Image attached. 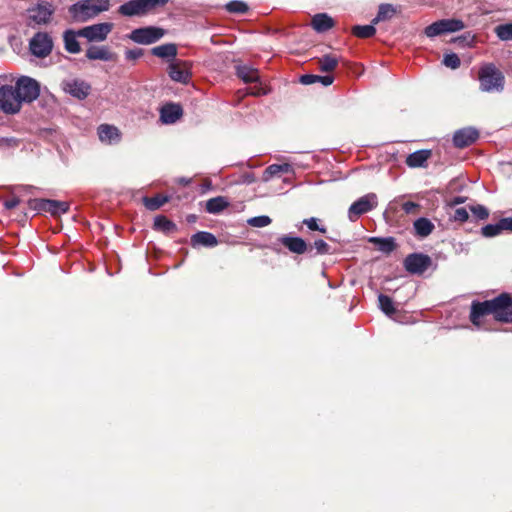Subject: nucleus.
I'll return each mask as SVG.
<instances>
[{"label":"nucleus","mask_w":512,"mask_h":512,"mask_svg":"<svg viewBox=\"0 0 512 512\" xmlns=\"http://www.w3.org/2000/svg\"><path fill=\"white\" fill-rule=\"evenodd\" d=\"M479 90L484 93H502L505 89L504 73L491 62L484 63L478 70Z\"/></svg>","instance_id":"1"},{"label":"nucleus","mask_w":512,"mask_h":512,"mask_svg":"<svg viewBox=\"0 0 512 512\" xmlns=\"http://www.w3.org/2000/svg\"><path fill=\"white\" fill-rule=\"evenodd\" d=\"M109 9V0H80L68 8L74 22L83 23Z\"/></svg>","instance_id":"2"},{"label":"nucleus","mask_w":512,"mask_h":512,"mask_svg":"<svg viewBox=\"0 0 512 512\" xmlns=\"http://www.w3.org/2000/svg\"><path fill=\"white\" fill-rule=\"evenodd\" d=\"M169 0H129L118 8V12L125 17H141L164 7Z\"/></svg>","instance_id":"3"},{"label":"nucleus","mask_w":512,"mask_h":512,"mask_svg":"<svg viewBox=\"0 0 512 512\" xmlns=\"http://www.w3.org/2000/svg\"><path fill=\"white\" fill-rule=\"evenodd\" d=\"M54 12L55 8L52 3L48 1H38L35 5L27 9V25L32 28L46 25L51 21Z\"/></svg>","instance_id":"4"},{"label":"nucleus","mask_w":512,"mask_h":512,"mask_svg":"<svg viewBox=\"0 0 512 512\" xmlns=\"http://www.w3.org/2000/svg\"><path fill=\"white\" fill-rule=\"evenodd\" d=\"M15 89L22 103L30 104L40 95V83L29 76H20L15 82Z\"/></svg>","instance_id":"5"},{"label":"nucleus","mask_w":512,"mask_h":512,"mask_svg":"<svg viewBox=\"0 0 512 512\" xmlns=\"http://www.w3.org/2000/svg\"><path fill=\"white\" fill-rule=\"evenodd\" d=\"M22 101L12 85H2L0 87V110L5 114L14 115L20 112Z\"/></svg>","instance_id":"6"},{"label":"nucleus","mask_w":512,"mask_h":512,"mask_svg":"<svg viewBox=\"0 0 512 512\" xmlns=\"http://www.w3.org/2000/svg\"><path fill=\"white\" fill-rule=\"evenodd\" d=\"M165 35V30L156 26L136 28L128 35L134 43L150 45L159 41Z\"/></svg>","instance_id":"7"},{"label":"nucleus","mask_w":512,"mask_h":512,"mask_svg":"<svg viewBox=\"0 0 512 512\" xmlns=\"http://www.w3.org/2000/svg\"><path fill=\"white\" fill-rule=\"evenodd\" d=\"M465 28V24L459 19H442L425 28V35L429 38H433L445 33H454Z\"/></svg>","instance_id":"8"},{"label":"nucleus","mask_w":512,"mask_h":512,"mask_svg":"<svg viewBox=\"0 0 512 512\" xmlns=\"http://www.w3.org/2000/svg\"><path fill=\"white\" fill-rule=\"evenodd\" d=\"M52 49L53 40L47 32H37L29 41V50L37 58L47 57Z\"/></svg>","instance_id":"9"},{"label":"nucleus","mask_w":512,"mask_h":512,"mask_svg":"<svg viewBox=\"0 0 512 512\" xmlns=\"http://www.w3.org/2000/svg\"><path fill=\"white\" fill-rule=\"evenodd\" d=\"M113 24L109 22L97 23L83 27L77 31L79 37L86 38L89 42L104 41L112 31Z\"/></svg>","instance_id":"10"},{"label":"nucleus","mask_w":512,"mask_h":512,"mask_svg":"<svg viewBox=\"0 0 512 512\" xmlns=\"http://www.w3.org/2000/svg\"><path fill=\"white\" fill-rule=\"evenodd\" d=\"M431 264V257L423 253H411L406 256L403 262L405 270L414 275L423 274Z\"/></svg>","instance_id":"11"},{"label":"nucleus","mask_w":512,"mask_h":512,"mask_svg":"<svg viewBox=\"0 0 512 512\" xmlns=\"http://www.w3.org/2000/svg\"><path fill=\"white\" fill-rule=\"evenodd\" d=\"M377 197L375 194L370 193L360 197L358 200L353 202L348 209V218L351 221H356L359 216L373 210L376 205Z\"/></svg>","instance_id":"12"},{"label":"nucleus","mask_w":512,"mask_h":512,"mask_svg":"<svg viewBox=\"0 0 512 512\" xmlns=\"http://www.w3.org/2000/svg\"><path fill=\"white\" fill-rule=\"evenodd\" d=\"M61 86L65 93L78 100H84L91 92V85L82 79H66Z\"/></svg>","instance_id":"13"},{"label":"nucleus","mask_w":512,"mask_h":512,"mask_svg":"<svg viewBox=\"0 0 512 512\" xmlns=\"http://www.w3.org/2000/svg\"><path fill=\"white\" fill-rule=\"evenodd\" d=\"M495 319L501 322L512 323V297L502 293L494 298Z\"/></svg>","instance_id":"14"},{"label":"nucleus","mask_w":512,"mask_h":512,"mask_svg":"<svg viewBox=\"0 0 512 512\" xmlns=\"http://www.w3.org/2000/svg\"><path fill=\"white\" fill-rule=\"evenodd\" d=\"M479 138V131L475 127L468 126L458 129L453 134V145L456 148H465L477 141Z\"/></svg>","instance_id":"15"},{"label":"nucleus","mask_w":512,"mask_h":512,"mask_svg":"<svg viewBox=\"0 0 512 512\" xmlns=\"http://www.w3.org/2000/svg\"><path fill=\"white\" fill-rule=\"evenodd\" d=\"M493 314L495 316L494 298L483 302L473 301L470 309V321L473 325L479 326L483 316Z\"/></svg>","instance_id":"16"},{"label":"nucleus","mask_w":512,"mask_h":512,"mask_svg":"<svg viewBox=\"0 0 512 512\" xmlns=\"http://www.w3.org/2000/svg\"><path fill=\"white\" fill-rule=\"evenodd\" d=\"M168 75L173 81L182 84H187L191 78L187 62L184 61L170 63L168 66Z\"/></svg>","instance_id":"17"},{"label":"nucleus","mask_w":512,"mask_h":512,"mask_svg":"<svg viewBox=\"0 0 512 512\" xmlns=\"http://www.w3.org/2000/svg\"><path fill=\"white\" fill-rule=\"evenodd\" d=\"M278 242L287 248L291 253L298 255L308 252L309 249V245L306 243V241L298 236L283 235L278 239Z\"/></svg>","instance_id":"18"},{"label":"nucleus","mask_w":512,"mask_h":512,"mask_svg":"<svg viewBox=\"0 0 512 512\" xmlns=\"http://www.w3.org/2000/svg\"><path fill=\"white\" fill-rule=\"evenodd\" d=\"M183 109L179 104L169 103L160 110V120L164 124H173L181 118Z\"/></svg>","instance_id":"19"},{"label":"nucleus","mask_w":512,"mask_h":512,"mask_svg":"<svg viewBox=\"0 0 512 512\" xmlns=\"http://www.w3.org/2000/svg\"><path fill=\"white\" fill-rule=\"evenodd\" d=\"M190 243L193 248L199 246L212 248L217 246L218 240L216 236L210 232L199 231L191 236Z\"/></svg>","instance_id":"20"},{"label":"nucleus","mask_w":512,"mask_h":512,"mask_svg":"<svg viewBox=\"0 0 512 512\" xmlns=\"http://www.w3.org/2000/svg\"><path fill=\"white\" fill-rule=\"evenodd\" d=\"M434 229V223L426 217H419L413 222V234L419 239L428 237Z\"/></svg>","instance_id":"21"},{"label":"nucleus","mask_w":512,"mask_h":512,"mask_svg":"<svg viewBox=\"0 0 512 512\" xmlns=\"http://www.w3.org/2000/svg\"><path fill=\"white\" fill-rule=\"evenodd\" d=\"M98 136L102 142L109 144L117 143L120 140L118 128L108 124H102L98 127Z\"/></svg>","instance_id":"22"},{"label":"nucleus","mask_w":512,"mask_h":512,"mask_svg":"<svg viewBox=\"0 0 512 512\" xmlns=\"http://www.w3.org/2000/svg\"><path fill=\"white\" fill-rule=\"evenodd\" d=\"M431 156V150L422 149L410 153L406 158V164L411 168L424 167Z\"/></svg>","instance_id":"23"},{"label":"nucleus","mask_w":512,"mask_h":512,"mask_svg":"<svg viewBox=\"0 0 512 512\" xmlns=\"http://www.w3.org/2000/svg\"><path fill=\"white\" fill-rule=\"evenodd\" d=\"M311 25L316 32L323 33L334 26V20L326 13H318L313 16Z\"/></svg>","instance_id":"24"},{"label":"nucleus","mask_w":512,"mask_h":512,"mask_svg":"<svg viewBox=\"0 0 512 512\" xmlns=\"http://www.w3.org/2000/svg\"><path fill=\"white\" fill-rule=\"evenodd\" d=\"M86 57L89 60H113V54L105 46H90L86 51Z\"/></svg>","instance_id":"25"},{"label":"nucleus","mask_w":512,"mask_h":512,"mask_svg":"<svg viewBox=\"0 0 512 512\" xmlns=\"http://www.w3.org/2000/svg\"><path fill=\"white\" fill-rule=\"evenodd\" d=\"M151 54L162 59H174L177 55V46L174 43H166L151 49Z\"/></svg>","instance_id":"26"},{"label":"nucleus","mask_w":512,"mask_h":512,"mask_svg":"<svg viewBox=\"0 0 512 512\" xmlns=\"http://www.w3.org/2000/svg\"><path fill=\"white\" fill-rule=\"evenodd\" d=\"M369 242L376 245L378 250L385 254L393 252L397 247L393 237H371Z\"/></svg>","instance_id":"27"},{"label":"nucleus","mask_w":512,"mask_h":512,"mask_svg":"<svg viewBox=\"0 0 512 512\" xmlns=\"http://www.w3.org/2000/svg\"><path fill=\"white\" fill-rule=\"evenodd\" d=\"M291 172H293V167L289 163L272 164L264 170L263 181L267 182V181L271 180L274 176L279 175L280 173H291Z\"/></svg>","instance_id":"28"},{"label":"nucleus","mask_w":512,"mask_h":512,"mask_svg":"<svg viewBox=\"0 0 512 512\" xmlns=\"http://www.w3.org/2000/svg\"><path fill=\"white\" fill-rule=\"evenodd\" d=\"M236 75L245 83H253L258 81V70L248 65H237Z\"/></svg>","instance_id":"29"},{"label":"nucleus","mask_w":512,"mask_h":512,"mask_svg":"<svg viewBox=\"0 0 512 512\" xmlns=\"http://www.w3.org/2000/svg\"><path fill=\"white\" fill-rule=\"evenodd\" d=\"M229 206V202L223 196H217L207 200L205 209L210 214H219Z\"/></svg>","instance_id":"30"},{"label":"nucleus","mask_w":512,"mask_h":512,"mask_svg":"<svg viewBox=\"0 0 512 512\" xmlns=\"http://www.w3.org/2000/svg\"><path fill=\"white\" fill-rule=\"evenodd\" d=\"M153 227L155 230L161 231L165 234H170L177 230L176 224L164 215H158L154 218Z\"/></svg>","instance_id":"31"},{"label":"nucleus","mask_w":512,"mask_h":512,"mask_svg":"<svg viewBox=\"0 0 512 512\" xmlns=\"http://www.w3.org/2000/svg\"><path fill=\"white\" fill-rule=\"evenodd\" d=\"M77 36V32L73 30H67L64 32V46L66 51L69 53L76 54L81 51L80 44L77 41Z\"/></svg>","instance_id":"32"},{"label":"nucleus","mask_w":512,"mask_h":512,"mask_svg":"<svg viewBox=\"0 0 512 512\" xmlns=\"http://www.w3.org/2000/svg\"><path fill=\"white\" fill-rule=\"evenodd\" d=\"M334 77L331 75H314V74H304L300 77V83L303 85H311L317 82H320L323 86H329L333 83Z\"/></svg>","instance_id":"33"},{"label":"nucleus","mask_w":512,"mask_h":512,"mask_svg":"<svg viewBox=\"0 0 512 512\" xmlns=\"http://www.w3.org/2000/svg\"><path fill=\"white\" fill-rule=\"evenodd\" d=\"M378 306L379 309L389 318H392L396 312L392 298L387 295H378Z\"/></svg>","instance_id":"34"},{"label":"nucleus","mask_w":512,"mask_h":512,"mask_svg":"<svg viewBox=\"0 0 512 512\" xmlns=\"http://www.w3.org/2000/svg\"><path fill=\"white\" fill-rule=\"evenodd\" d=\"M396 9L391 4H381L378 9L376 17L373 19V24H377L380 21H385L394 16Z\"/></svg>","instance_id":"35"},{"label":"nucleus","mask_w":512,"mask_h":512,"mask_svg":"<svg viewBox=\"0 0 512 512\" xmlns=\"http://www.w3.org/2000/svg\"><path fill=\"white\" fill-rule=\"evenodd\" d=\"M373 21L369 25H355L352 28V33L359 38H370L376 33V28Z\"/></svg>","instance_id":"36"},{"label":"nucleus","mask_w":512,"mask_h":512,"mask_svg":"<svg viewBox=\"0 0 512 512\" xmlns=\"http://www.w3.org/2000/svg\"><path fill=\"white\" fill-rule=\"evenodd\" d=\"M169 201L168 196L144 197L143 203L150 211H155Z\"/></svg>","instance_id":"37"},{"label":"nucleus","mask_w":512,"mask_h":512,"mask_svg":"<svg viewBox=\"0 0 512 512\" xmlns=\"http://www.w3.org/2000/svg\"><path fill=\"white\" fill-rule=\"evenodd\" d=\"M338 65V59L335 56L326 54L319 59V68L322 72H331Z\"/></svg>","instance_id":"38"},{"label":"nucleus","mask_w":512,"mask_h":512,"mask_svg":"<svg viewBox=\"0 0 512 512\" xmlns=\"http://www.w3.org/2000/svg\"><path fill=\"white\" fill-rule=\"evenodd\" d=\"M315 249V253L311 256L330 254V246L323 239L315 240L313 245L309 246L308 252L311 253Z\"/></svg>","instance_id":"39"},{"label":"nucleus","mask_w":512,"mask_h":512,"mask_svg":"<svg viewBox=\"0 0 512 512\" xmlns=\"http://www.w3.org/2000/svg\"><path fill=\"white\" fill-rule=\"evenodd\" d=\"M28 205L30 209L37 212H50V199H31Z\"/></svg>","instance_id":"40"},{"label":"nucleus","mask_w":512,"mask_h":512,"mask_svg":"<svg viewBox=\"0 0 512 512\" xmlns=\"http://www.w3.org/2000/svg\"><path fill=\"white\" fill-rule=\"evenodd\" d=\"M50 214L52 216H60L69 210V204L65 201L52 200L50 199Z\"/></svg>","instance_id":"41"},{"label":"nucleus","mask_w":512,"mask_h":512,"mask_svg":"<svg viewBox=\"0 0 512 512\" xmlns=\"http://www.w3.org/2000/svg\"><path fill=\"white\" fill-rule=\"evenodd\" d=\"M497 37L502 41L512 40V22L498 25L495 28Z\"/></svg>","instance_id":"42"},{"label":"nucleus","mask_w":512,"mask_h":512,"mask_svg":"<svg viewBox=\"0 0 512 512\" xmlns=\"http://www.w3.org/2000/svg\"><path fill=\"white\" fill-rule=\"evenodd\" d=\"M226 9L230 13L243 14L248 11V5L240 0H233L226 4Z\"/></svg>","instance_id":"43"},{"label":"nucleus","mask_w":512,"mask_h":512,"mask_svg":"<svg viewBox=\"0 0 512 512\" xmlns=\"http://www.w3.org/2000/svg\"><path fill=\"white\" fill-rule=\"evenodd\" d=\"M481 233L486 238L495 237L502 233L499 221L495 224H487L481 229Z\"/></svg>","instance_id":"44"},{"label":"nucleus","mask_w":512,"mask_h":512,"mask_svg":"<svg viewBox=\"0 0 512 512\" xmlns=\"http://www.w3.org/2000/svg\"><path fill=\"white\" fill-rule=\"evenodd\" d=\"M443 64L451 69H457L460 67L461 61L457 54L449 53L444 55Z\"/></svg>","instance_id":"45"},{"label":"nucleus","mask_w":512,"mask_h":512,"mask_svg":"<svg viewBox=\"0 0 512 512\" xmlns=\"http://www.w3.org/2000/svg\"><path fill=\"white\" fill-rule=\"evenodd\" d=\"M19 140L15 137H0V150L7 151L18 147Z\"/></svg>","instance_id":"46"},{"label":"nucleus","mask_w":512,"mask_h":512,"mask_svg":"<svg viewBox=\"0 0 512 512\" xmlns=\"http://www.w3.org/2000/svg\"><path fill=\"white\" fill-rule=\"evenodd\" d=\"M270 223H271V218L266 215L252 217L248 220L249 225H251L253 227H257V228L266 227Z\"/></svg>","instance_id":"47"},{"label":"nucleus","mask_w":512,"mask_h":512,"mask_svg":"<svg viewBox=\"0 0 512 512\" xmlns=\"http://www.w3.org/2000/svg\"><path fill=\"white\" fill-rule=\"evenodd\" d=\"M470 211L472 212L473 216L479 220H485L489 217L488 209L480 204L471 206Z\"/></svg>","instance_id":"48"},{"label":"nucleus","mask_w":512,"mask_h":512,"mask_svg":"<svg viewBox=\"0 0 512 512\" xmlns=\"http://www.w3.org/2000/svg\"><path fill=\"white\" fill-rule=\"evenodd\" d=\"M319 219L315 217L307 218L302 221V225H306L308 229L312 231H319L321 233H326V228L324 226L318 225Z\"/></svg>","instance_id":"49"},{"label":"nucleus","mask_w":512,"mask_h":512,"mask_svg":"<svg viewBox=\"0 0 512 512\" xmlns=\"http://www.w3.org/2000/svg\"><path fill=\"white\" fill-rule=\"evenodd\" d=\"M468 218H469V214H468V211L466 210V208L460 207V208L455 209V212L453 215L454 221L463 223V222H466L468 220Z\"/></svg>","instance_id":"50"},{"label":"nucleus","mask_w":512,"mask_h":512,"mask_svg":"<svg viewBox=\"0 0 512 512\" xmlns=\"http://www.w3.org/2000/svg\"><path fill=\"white\" fill-rule=\"evenodd\" d=\"M143 56V50L141 48H134L125 51V58L129 61H134Z\"/></svg>","instance_id":"51"},{"label":"nucleus","mask_w":512,"mask_h":512,"mask_svg":"<svg viewBox=\"0 0 512 512\" xmlns=\"http://www.w3.org/2000/svg\"><path fill=\"white\" fill-rule=\"evenodd\" d=\"M455 41L461 43L463 46H471L474 42V35L466 33L465 35L456 38Z\"/></svg>","instance_id":"52"},{"label":"nucleus","mask_w":512,"mask_h":512,"mask_svg":"<svg viewBox=\"0 0 512 512\" xmlns=\"http://www.w3.org/2000/svg\"><path fill=\"white\" fill-rule=\"evenodd\" d=\"M420 205L416 202L407 201L403 203L402 209L406 214L413 213L415 210L419 209Z\"/></svg>","instance_id":"53"},{"label":"nucleus","mask_w":512,"mask_h":512,"mask_svg":"<svg viewBox=\"0 0 512 512\" xmlns=\"http://www.w3.org/2000/svg\"><path fill=\"white\" fill-rule=\"evenodd\" d=\"M499 223L502 231L507 230L512 232V217L501 218Z\"/></svg>","instance_id":"54"},{"label":"nucleus","mask_w":512,"mask_h":512,"mask_svg":"<svg viewBox=\"0 0 512 512\" xmlns=\"http://www.w3.org/2000/svg\"><path fill=\"white\" fill-rule=\"evenodd\" d=\"M19 203H20V199L18 197H13L10 200L4 201L3 206L6 210H11V209L17 207L19 205Z\"/></svg>","instance_id":"55"},{"label":"nucleus","mask_w":512,"mask_h":512,"mask_svg":"<svg viewBox=\"0 0 512 512\" xmlns=\"http://www.w3.org/2000/svg\"><path fill=\"white\" fill-rule=\"evenodd\" d=\"M465 200H466V198H465V197H463V196H456V197H454V198L451 200L450 205H451V206L459 205V204L464 203V202H465Z\"/></svg>","instance_id":"56"},{"label":"nucleus","mask_w":512,"mask_h":512,"mask_svg":"<svg viewBox=\"0 0 512 512\" xmlns=\"http://www.w3.org/2000/svg\"><path fill=\"white\" fill-rule=\"evenodd\" d=\"M188 223H195L197 220V216L195 214H189L186 217Z\"/></svg>","instance_id":"57"},{"label":"nucleus","mask_w":512,"mask_h":512,"mask_svg":"<svg viewBox=\"0 0 512 512\" xmlns=\"http://www.w3.org/2000/svg\"><path fill=\"white\" fill-rule=\"evenodd\" d=\"M254 181V178L252 175H247L245 182L246 183H252Z\"/></svg>","instance_id":"58"}]
</instances>
